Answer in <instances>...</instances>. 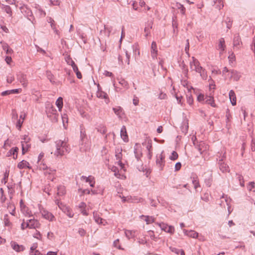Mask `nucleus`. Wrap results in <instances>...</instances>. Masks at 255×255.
I'll return each instance as SVG.
<instances>
[{"mask_svg":"<svg viewBox=\"0 0 255 255\" xmlns=\"http://www.w3.org/2000/svg\"><path fill=\"white\" fill-rule=\"evenodd\" d=\"M0 6L6 13L8 14L10 17L12 16V10L9 5L0 3Z\"/></svg>","mask_w":255,"mask_h":255,"instance_id":"24","label":"nucleus"},{"mask_svg":"<svg viewBox=\"0 0 255 255\" xmlns=\"http://www.w3.org/2000/svg\"><path fill=\"white\" fill-rule=\"evenodd\" d=\"M52 122L53 123H56L58 121V114H55L53 115H52V117L51 118H49Z\"/></svg>","mask_w":255,"mask_h":255,"instance_id":"52","label":"nucleus"},{"mask_svg":"<svg viewBox=\"0 0 255 255\" xmlns=\"http://www.w3.org/2000/svg\"><path fill=\"white\" fill-rule=\"evenodd\" d=\"M97 95L98 97L101 98L107 99L108 97L107 94L103 91H99V92H97Z\"/></svg>","mask_w":255,"mask_h":255,"instance_id":"43","label":"nucleus"},{"mask_svg":"<svg viewBox=\"0 0 255 255\" xmlns=\"http://www.w3.org/2000/svg\"><path fill=\"white\" fill-rule=\"evenodd\" d=\"M212 179L211 177H209L208 178L205 179V183L206 185L208 187L211 186V185L212 184Z\"/></svg>","mask_w":255,"mask_h":255,"instance_id":"57","label":"nucleus"},{"mask_svg":"<svg viewBox=\"0 0 255 255\" xmlns=\"http://www.w3.org/2000/svg\"><path fill=\"white\" fill-rule=\"evenodd\" d=\"M190 90L188 89V94H187V103L190 105H191L193 103V99L192 98V95H191Z\"/></svg>","mask_w":255,"mask_h":255,"instance_id":"38","label":"nucleus"},{"mask_svg":"<svg viewBox=\"0 0 255 255\" xmlns=\"http://www.w3.org/2000/svg\"><path fill=\"white\" fill-rule=\"evenodd\" d=\"M119 83L124 87L128 89V83L124 79H121L119 81Z\"/></svg>","mask_w":255,"mask_h":255,"instance_id":"51","label":"nucleus"},{"mask_svg":"<svg viewBox=\"0 0 255 255\" xmlns=\"http://www.w3.org/2000/svg\"><path fill=\"white\" fill-rule=\"evenodd\" d=\"M183 232L185 235L192 238L196 239L198 237V233L194 231L184 230Z\"/></svg>","mask_w":255,"mask_h":255,"instance_id":"17","label":"nucleus"},{"mask_svg":"<svg viewBox=\"0 0 255 255\" xmlns=\"http://www.w3.org/2000/svg\"><path fill=\"white\" fill-rule=\"evenodd\" d=\"M10 245L12 249L17 252L23 251L24 250V247L23 246L19 245L13 241L11 242Z\"/></svg>","mask_w":255,"mask_h":255,"instance_id":"14","label":"nucleus"},{"mask_svg":"<svg viewBox=\"0 0 255 255\" xmlns=\"http://www.w3.org/2000/svg\"><path fill=\"white\" fill-rule=\"evenodd\" d=\"M225 48L226 45L225 40L223 38H221L219 39V43L218 44V49L221 51L220 52V54L225 50Z\"/></svg>","mask_w":255,"mask_h":255,"instance_id":"26","label":"nucleus"},{"mask_svg":"<svg viewBox=\"0 0 255 255\" xmlns=\"http://www.w3.org/2000/svg\"><path fill=\"white\" fill-rule=\"evenodd\" d=\"M134 153L137 160H139L142 155V153L140 151H138V149L136 148H134Z\"/></svg>","mask_w":255,"mask_h":255,"instance_id":"44","label":"nucleus"},{"mask_svg":"<svg viewBox=\"0 0 255 255\" xmlns=\"http://www.w3.org/2000/svg\"><path fill=\"white\" fill-rule=\"evenodd\" d=\"M219 168L222 172L224 173L229 171V166L223 162V159H221L219 160Z\"/></svg>","mask_w":255,"mask_h":255,"instance_id":"16","label":"nucleus"},{"mask_svg":"<svg viewBox=\"0 0 255 255\" xmlns=\"http://www.w3.org/2000/svg\"><path fill=\"white\" fill-rule=\"evenodd\" d=\"M8 175H9V171L6 170L5 172L4 173L3 177L1 179L2 183L5 184L7 182Z\"/></svg>","mask_w":255,"mask_h":255,"instance_id":"42","label":"nucleus"},{"mask_svg":"<svg viewBox=\"0 0 255 255\" xmlns=\"http://www.w3.org/2000/svg\"><path fill=\"white\" fill-rule=\"evenodd\" d=\"M162 230L165 232L173 234L174 232V228L173 226H169L167 224L164 223H156Z\"/></svg>","mask_w":255,"mask_h":255,"instance_id":"4","label":"nucleus"},{"mask_svg":"<svg viewBox=\"0 0 255 255\" xmlns=\"http://www.w3.org/2000/svg\"><path fill=\"white\" fill-rule=\"evenodd\" d=\"M224 22L226 23L227 28L229 29L231 28L232 25V20L230 17H227Z\"/></svg>","mask_w":255,"mask_h":255,"instance_id":"37","label":"nucleus"},{"mask_svg":"<svg viewBox=\"0 0 255 255\" xmlns=\"http://www.w3.org/2000/svg\"><path fill=\"white\" fill-rule=\"evenodd\" d=\"M157 55V45L155 41H153L151 46V55L153 59L156 58Z\"/></svg>","mask_w":255,"mask_h":255,"instance_id":"15","label":"nucleus"},{"mask_svg":"<svg viewBox=\"0 0 255 255\" xmlns=\"http://www.w3.org/2000/svg\"><path fill=\"white\" fill-rule=\"evenodd\" d=\"M62 120L64 127H65V124L68 123V116L66 114L62 115Z\"/></svg>","mask_w":255,"mask_h":255,"instance_id":"50","label":"nucleus"},{"mask_svg":"<svg viewBox=\"0 0 255 255\" xmlns=\"http://www.w3.org/2000/svg\"><path fill=\"white\" fill-rule=\"evenodd\" d=\"M22 146V153L24 154L30 148L31 144L29 142L21 143Z\"/></svg>","mask_w":255,"mask_h":255,"instance_id":"29","label":"nucleus"},{"mask_svg":"<svg viewBox=\"0 0 255 255\" xmlns=\"http://www.w3.org/2000/svg\"><path fill=\"white\" fill-rule=\"evenodd\" d=\"M46 76H47L48 79L51 82L52 79L53 78V75L52 74L51 72L48 71H46Z\"/></svg>","mask_w":255,"mask_h":255,"instance_id":"64","label":"nucleus"},{"mask_svg":"<svg viewBox=\"0 0 255 255\" xmlns=\"http://www.w3.org/2000/svg\"><path fill=\"white\" fill-rule=\"evenodd\" d=\"M205 103L210 105L213 107H216V105L215 103L214 98L212 96H206L205 98Z\"/></svg>","mask_w":255,"mask_h":255,"instance_id":"21","label":"nucleus"},{"mask_svg":"<svg viewBox=\"0 0 255 255\" xmlns=\"http://www.w3.org/2000/svg\"><path fill=\"white\" fill-rule=\"evenodd\" d=\"M23 121H21L20 120V119H19L16 123V128L19 129L20 130V128H21V127L22 126V125L23 124Z\"/></svg>","mask_w":255,"mask_h":255,"instance_id":"60","label":"nucleus"},{"mask_svg":"<svg viewBox=\"0 0 255 255\" xmlns=\"http://www.w3.org/2000/svg\"><path fill=\"white\" fill-rule=\"evenodd\" d=\"M148 235L150 236V238L152 240L156 241L157 237H156L155 236L153 231L150 230L148 232Z\"/></svg>","mask_w":255,"mask_h":255,"instance_id":"56","label":"nucleus"},{"mask_svg":"<svg viewBox=\"0 0 255 255\" xmlns=\"http://www.w3.org/2000/svg\"><path fill=\"white\" fill-rule=\"evenodd\" d=\"M55 170H52L51 169H47V170L44 172V174L46 175L47 174L53 175L55 173Z\"/></svg>","mask_w":255,"mask_h":255,"instance_id":"55","label":"nucleus"},{"mask_svg":"<svg viewBox=\"0 0 255 255\" xmlns=\"http://www.w3.org/2000/svg\"><path fill=\"white\" fill-rule=\"evenodd\" d=\"M125 234L128 239L132 238L134 236V233L130 230H125Z\"/></svg>","mask_w":255,"mask_h":255,"instance_id":"35","label":"nucleus"},{"mask_svg":"<svg viewBox=\"0 0 255 255\" xmlns=\"http://www.w3.org/2000/svg\"><path fill=\"white\" fill-rule=\"evenodd\" d=\"M112 171L115 173V176L119 177L118 176L120 175V174L118 168L117 167L113 166L112 168Z\"/></svg>","mask_w":255,"mask_h":255,"instance_id":"54","label":"nucleus"},{"mask_svg":"<svg viewBox=\"0 0 255 255\" xmlns=\"http://www.w3.org/2000/svg\"><path fill=\"white\" fill-rule=\"evenodd\" d=\"M229 98L231 101V102L233 106L236 105V96L235 92L233 90H231L229 92Z\"/></svg>","mask_w":255,"mask_h":255,"instance_id":"25","label":"nucleus"},{"mask_svg":"<svg viewBox=\"0 0 255 255\" xmlns=\"http://www.w3.org/2000/svg\"><path fill=\"white\" fill-rule=\"evenodd\" d=\"M36 13L39 15V17H44L46 15V12L41 8H38V10H36Z\"/></svg>","mask_w":255,"mask_h":255,"instance_id":"45","label":"nucleus"},{"mask_svg":"<svg viewBox=\"0 0 255 255\" xmlns=\"http://www.w3.org/2000/svg\"><path fill=\"white\" fill-rule=\"evenodd\" d=\"M193 144L195 147L200 152V154H202L205 151L208 149V146L204 141H200L198 144H196L195 141H193Z\"/></svg>","mask_w":255,"mask_h":255,"instance_id":"9","label":"nucleus"},{"mask_svg":"<svg viewBox=\"0 0 255 255\" xmlns=\"http://www.w3.org/2000/svg\"><path fill=\"white\" fill-rule=\"evenodd\" d=\"M198 72V73L200 74V76L202 77L203 79L206 80L207 78V75L206 72L205 71V70L202 68V70Z\"/></svg>","mask_w":255,"mask_h":255,"instance_id":"41","label":"nucleus"},{"mask_svg":"<svg viewBox=\"0 0 255 255\" xmlns=\"http://www.w3.org/2000/svg\"><path fill=\"white\" fill-rule=\"evenodd\" d=\"M130 200H131V202L133 203H138L142 202L143 200V199L141 198H137L136 197H134L133 198L130 197H123L122 198V201L123 202H125L126 201H129Z\"/></svg>","mask_w":255,"mask_h":255,"instance_id":"12","label":"nucleus"},{"mask_svg":"<svg viewBox=\"0 0 255 255\" xmlns=\"http://www.w3.org/2000/svg\"><path fill=\"white\" fill-rule=\"evenodd\" d=\"M152 28V24L149 23L148 26H146L144 28V31L146 32L145 36L147 37L150 33V30Z\"/></svg>","mask_w":255,"mask_h":255,"instance_id":"47","label":"nucleus"},{"mask_svg":"<svg viewBox=\"0 0 255 255\" xmlns=\"http://www.w3.org/2000/svg\"><path fill=\"white\" fill-rule=\"evenodd\" d=\"M56 150L54 151V155L57 157L62 156L69 152L70 148L67 142L61 140L55 141Z\"/></svg>","mask_w":255,"mask_h":255,"instance_id":"1","label":"nucleus"},{"mask_svg":"<svg viewBox=\"0 0 255 255\" xmlns=\"http://www.w3.org/2000/svg\"><path fill=\"white\" fill-rule=\"evenodd\" d=\"M65 60L67 63L69 65L72 66L73 64H75V62L72 59V58L70 57L69 55L66 56L65 57Z\"/></svg>","mask_w":255,"mask_h":255,"instance_id":"39","label":"nucleus"},{"mask_svg":"<svg viewBox=\"0 0 255 255\" xmlns=\"http://www.w3.org/2000/svg\"><path fill=\"white\" fill-rule=\"evenodd\" d=\"M31 139L27 135H24L22 138L21 143L30 142Z\"/></svg>","mask_w":255,"mask_h":255,"instance_id":"46","label":"nucleus"},{"mask_svg":"<svg viewBox=\"0 0 255 255\" xmlns=\"http://www.w3.org/2000/svg\"><path fill=\"white\" fill-rule=\"evenodd\" d=\"M81 179L85 180L86 182H89L90 186L94 187L95 184L94 177L92 176L86 177L85 176H82Z\"/></svg>","mask_w":255,"mask_h":255,"instance_id":"18","label":"nucleus"},{"mask_svg":"<svg viewBox=\"0 0 255 255\" xmlns=\"http://www.w3.org/2000/svg\"><path fill=\"white\" fill-rule=\"evenodd\" d=\"M3 221L4 225L6 226H10L11 225V223L9 220V216L7 214H5L4 216Z\"/></svg>","mask_w":255,"mask_h":255,"instance_id":"36","label":"nucleus"},{"mask_svg":"<svg viewBox=\"0 0 255 255\" xmlns=\"http://www.w3.org/2000/svg\"><path fill=\"white\" fill-rule=\"evenodd\" d=\"M141 218H145L144 220L146 222V224H149L153 223L155 221L154 218L152 216L142 215Z\"/></svg>","mask_w":255,"mask_h":255,"instance_id":"30","label":"nucleus"},{"mask_svg":"<svg viewBox=\"0 0 255 255\" xmlns=\"http://www.w3.org/2000/svg\"><path fill=\"white\" fill-rule=\"evenodd\" d=\"M255 183L254 182H250L249 183L247 188L249 191H251L252 189H253L255 187Z\"/></svg>","mask_w":255,"mask_h":255,"instance_id":"58","label":"nucleus"},{"mask_svg":"<svg viewBox=\"0 0 255 255\" xmlns=\"http://www.w3.org/2000/svg\"><path fill=\"white\" fill-rule=\"evenodd\" d=\"M18 150H19V149L17 147L12 148L10 150H9L7 152V153L6 154V156L9 157V156H11V155H13V158L14 159H16L17 158V153H18Z\"/></svg>","mask_w":255,"mask_h":255,"instance_id":"13","label":"nucleus"},{"mask_svg":"<svg viewBox=\"0 0 255 255\" xmlns=\"http://www.w3.org/2000/svg\"><path fill=\"white\" fill-rule=\"evenodd\" d=\"M93 215L95 222L98 224H101L102 219L98 215L97 213L94 212Z\"/></svg>","mask_w":255,"mask_h":255,"instance_id":"40","label":"nucleus"},{"mask_svg":"<svg viewBox=\"0 0 255 255\" xmlns=\"http://www.w3.org/2000/svg\"><path fill=\"white\" fill-rule=\"evenodd\" d=\"M0 43L1 44L3 50L5 51L7 54H11L13 53V50L9 48V46L7 43L2 41H1Z\"/></svg>","mask_w":255,"mask_h":255,"instance_id":"19","label":"nucleus"},{"mask_svg":"<svg viewBox=\"0 0 255 255\" xmlns=\"http://www.w3.org/2000/svg\"><path fill=\"white\" fill-rule=\"evenodd\" d=\"M40 226L39 222L34 218L30 219L26 221V227H28L29 229L39 228Z\"/></svg>","mask_w":255,"mask_h":255,"instance_id":"3","label":"nucleus"},{"mask_svg":"<svg viewBox=\"0 0 255 255\" xmlns=\"http://www.w3.org/2000/svg\"><path fill=\"white\" fill-rule=\"evenodd\" d=\"M251 49L255 54V36L254 37L251 44Z\"/></svg>","mask_w":255,"mask_h":255,"instance_id":"62","label":"nucleus"},{"mask_svg":"<svg viewBox=\"0 0 255 255\" xmlns=\"http://www.w3.org/2000/svg\"><path fill=\"white\" fill-rule=\"evenodd\" d=\"M20 11L25 16L33 23H34L35 18L33 15L32 11L26 5H23L20 7Z\"/></svg>","mask_w":255,"mask_h":255,"instance_id":"2","label":"nucleus"},{"mask_svg":"<svg viewBox=\"0 0 255 255\" xmlns=\"http://www.w3.org/2000/svg\"><path fill=\"white\" fill-rule=\"evenodd\" d=\"M48 21L49 23H50L51 28L54 30L56 34H58V31L56 28L54 20L52 18L49 17L48 20Z\"/></svg>","mask_w":255,"mask_h":255,"instance_id":"33","label":"nucleus"},{"mask_svg":"<svg viewBox=\"0 0 255 255\" xmlns=\"http://www.w3.org/2000/svg\"><path fill=\"white\" fill-rule=\"evenodd\" d=\"M231 73V78H233L234 80L236 81H238L241 78L240 74L236 70H232L230 71Z\"/></svg>","mask_w":255,"mask_h":255,"instance_id":"20","label":"nucleus"},{"mask_svg":"<svg viewBox=\"0 0 255 255\" xmlns=\"http://www.w3.org/2000/svg\"><path fill=\"white\" fill-rule=\"evenodd\" d=\"M241 41V38L238 34L235 35L233 39V45L235 48H238V46L240 45Z\"/></svg>","mask_w":255,"mask_h":255,"instance_id":"23","label":"nucleus"},{"mask_svg":"<svg viewBox=\"0 0 255 255\" xmlns=\"http://www.w3.org/2000/svg\"><path fill=\"white\" fill-rule=\"evenodd\" d=\"M122 149L119 147H117L116 149V157L117 160H118V164L120 166L122 169H123L124 167V164H123L121 161L122 159Z\"/></svg>","mask_w":255,"mask_h":255,"instance_id":"7","label":"nucleus"},{"mask_svg":"<svg viewBox=\"0 0 255 255\" xmlns=\"http://www.w3.org/2000/svg\"><path fill=\"white\" fill-rule=\"evenodd\" d=\"M97 129L99 132H100V133H101L102 134H105L107 132L106 128L104 126L99 127L97 128Z\"/></svg>","mask_w":255,"mask_h":255,"instance_id":"48","label":"nucleus"},{"mask_svg":"<svg viewBox=\"0 0 255 255\" xmlns=\"http://www.w3.org/2000/svg\"><path fill=\"white\" fill-rule=\"evenodd\" d=\"M205 98H204V95L202 94H200L198 95V96L197 97V100L201 102L202 101H203L205 100Z\"/></svg>","mask_w":255,"mask_h":255,"instance_id":"63","label":"nucleus"},{"mask_svg":"<svg viewBox=\"0 0 255 255\" xmlns=\"http://www.w3.org/2000/svg\"><path fill=\"white\" fill-rule=\"evenodd\" d=\"M78 233L81 237H84L86 233V231L83 228H80L78 231Z\"/></svg>","mask_w":255,"mask_h":255,"instance_id":"59","label":"nucleus"},{"mask_svg":"<svg viewBox=\"0 0 255 255\" xmlns=\"http://www.w3.org/2000/svg\"><path fill=\"white\" fill-rule=\"evenodd\" d=\"M46 113L48 118H51L52 115L57 114L56 109L53 106L50 105H48L46 107Z\"/></svg>","mask_w":255,"mask_h":255,"instance_id":"10","label":"nucleus"},{"mask_svg":"<svg viewBox=\"0 0 255 255\" xmlns=\"http://www.w3.org/2000/svg\"><path fill=\"white\" fill-rule=\"evenodd\" d=\"M190 68L192 70L195 71L196 72H200L202 70V67L200 66V63L197 59L194 57H192V61L190 63Z\"/></svg>","mask_w":255,"mask_h":255,"instance_id":"6","label":"nucleus"},{"mask_svg":"<svg viewBox=\"0 0 255 255\" xmlns=\"http://www.w3.org/2000/svg\"><path fill=\"white\" fill-rule=\"evenodd\" d=\"M163 153V151H162L160 154H157L156 155V163L160 170L163 169V167L165 165V156Z\"/></svg>","mask_w":255,"mask_h":255,"instance_id":"5","label":"nucleus"},{"mask_svg":"<svg viewBox=\"0 0 255 255\" xmlns=\"http://www.w3.org/2000/svg\"><path fill=\"white\" fill-rule=\"evenodd\" d=\"M113 110L115 113V114L118 116L119 118H122V116L124 114L123 110L121 107H117L115 108H113Z\"/></svg>","mask_w":255,"mask_h":255,"instance_id":"27","label":"nucleus"},{"mask_svg":"<svg viewBox=\"0 0 255 255\" xmlns=\"http://www.w3.org/2000/svg\"><path fill=\"white\" fill-rule=\"evenodd\" d=\"M62 211L66 214L69 218H72L73 217V213L71 211L70 208L68 207H66L65 206H63L62 208H61Z\"/></svg>","mask_w":255,"mask_h":255,"instance_id":"22","label":"nucleus"},{"mask_svg":"<svg viewBox=\"0 0 255 255\" xmlns=\"http://www.w3.org/2000/svg\"><path fill=\"white\" fill-rule=\"evenodd\" d=\"M29 164L27 161L23 160L18 164L17 167L19 169H23L26 167L29 168L28 166Z\"/></svg>","mask_w":255,"mask_h":255,"instance_id":"31","label":"nucleus"},{"mask_svg":"<svg viewBox=\"0 0 255 255\" xmlns=\"http://www.w3.org/2000/svg\"><path fill=\"white\" fill-rule=\"evenodd\" d=\"M119 240L117 239L116 240H115L114 242V243H113L114 246L119 249H122V248H121V246L119 245Z\"/></svg>","mask_w":255,"mask_h":255,"instance_id":"61","label":"nucleus"},{"mask_svg":"<svg viewBox=\"0 0 255 255\" xmlns=\"http://www.w3.org/2000/svg\"><path fill=\"white\" fill-rule=\"evenodd\" d=\"M80 134L81 140L83 142L84 138L86 137L85 131L84 129H81L80 131Z\"/></svg>","mask_w":255,"mask_h":255,"instance_id":"53","label":"nucleus"},{"mask_svg":"<svg viewBox=\"0 0 255 255\" xmlns=\"http://www.w3.org/2000/svg\"><path fill=\"white\" fill-rule=\"evenodd\" d=\"M42 216L45 219L49 221H53L55 220V218L54 215L49 211L42 209L40 211Z\"/></svg>","mask_w":255,"mask_h":255,"instance_id":"8","label":"nucleus"},{"mask_svg":"<svg viewBox=\"0 0 255 255\" xmlns=\"http://www.w3.org/2000/svg\"><path fill=\"white\" fill-rule=\"evenodd\" d=\"M178 155L176 151H173L172 152L171 155L170 156L169 158L171 160H175L178 158Z\"/></svg>","mask_w":255,"mask_h":255,"instance_id":"49","label":"nucleus"},{"mask_svg":"<svg viewBox=\"0 0 255 255\" xmlns=\"http://www.w3.org/2000/svg\"><path fill=\"white\" fill-rule=\"evenodd\" d=\"M17 79L23 87H26L27 84L26 75L23 73H19L17 75Z\"/></svg>","mask_w":255,"mask_h":255,"instance_id":"11","label":"nucleus"},{"mask_svg":"<svg viewBox=\"0 0 255 255\" xmlns=\"http://www.w3.org/2000/svg\"><path fill=\"white\" fill-rule=\"evenodd\" d=\"M56 105L58 108V110L61 111L63 108V99L62 97H59L56 101Z\"/></svg>","mask_w":255,"mask_h":255,"instance_id":"32","label":"nucleus"},{"mask_svg":"<svg viewBox=\"0 0 255 255\" xmlns=\"http://www.w3.org/2000/svg\"><path fill=\"white\" fill-rule=\"evenodd\" d=\"M121 137L125 141H128V136L126 131V128L125 126H123L121 130Z\"/></svg>","mask_w":255,"mask_h":255,"instance_id":"28","label":"nucleus"},{"mask_svg":"<svg viewBox=\"0 0 255 255\" xmlns=\"http://www.w3.org/2000/svg\"><path fill=\"white\" fill-rule=\"evenodd\" d=\"M65 193V187L60 185L57 187V194L59 196L63 195Z\"/></svg>","mask_w":255,"mask_h":255,"instance_id":"34","label":"nucleus"}]
</instances>
